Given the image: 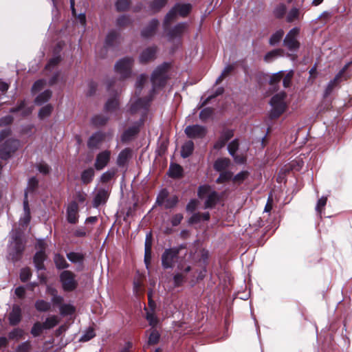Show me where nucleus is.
Segmentation results:
<instances>
[{"mask_svg":"<svg viewBox=\"0 0 352 352\" xmlns=\"http://www.w3.org/2000/svg\"><path fill=\"white\" fill-rule=\"evenodd\" d=\"M280 54H281L280 50H274L269 52L268 53L266 54V55L264 57V60L266 62H272L276 58L280 56Z\"/></svg>","mask_w":352,"mask_h":352,"instance_id":"obj_53","label":"nucleus"},{"mask_svg":"<svg viewBox=\"0 0 352 352\" xmlns=\"http://www.w3.org/2000/svg\"><path fill=\"white\" fill-rule=\"evenodd\" d=\"M9 322L11 325L18 324L21 320V309L17 305H14L8 316Z\"/></svg>","mask_w":352,"mask_h":352,"instance_id":"obj_21","label":"nucleus"},{"mask_svg":"<svg viewBox=\"0 0 352 352\" xmlns=\"http://www.w3.org/2000/svg\"><path fill=\"white\" fill-rule=\"evenodd\" d=\"M43 329H45L43 324L36 322L34 324L31 329V333L34 337H38L42 333Z\"/></svg>","mask_w":352,"mask_h":352,"instance_id":"obj_45","label":"nucleus"},{"mask_svg":"<svg viewBox=\"0 0 352 352\" xmlns=\"http://www.w3.org/2000/svg\"><path fill=\"white\" fill-rule=\"evenodd\" d=\"M67 258L70 262L77 265V270L80 271L83 269L85 256L82 253L70 252L67 254Z\"/></svg>","mask_w":352,"mask_h":352,"instance_id":"obj_14","label":"nucleus"},{"mask_svg":"<svg viewBox=\"0 0 352 352\" xmlns=\"http://www.w3.org/2000/svg\"><path fill=\"white\" fill-rule=\"evenodd\" d=\"M300 10L296 8H294L290 10L287 16V21L292 22L295 20H298L300 18Z\"/></svg>","mask_w":352,"mask_h":352,"instance_id":"obj_49","label":"nucleus"},{"mask_svg":"<svg viewBox=\"0 0 352 352\" xmlns=\"http://www.w3.org/2000/svg\"><path fill=\"white\" fill-rule=\"evenodd\" d=\"M146 319L153 328L157 326L159 322L158 318L154 314L153 311H147L146 315Z\"/></svg>","mask_w":352,"mask_h":352,"instance_id":"obj_54","label":"nucleus"},{"mask_svg":"<svg viewBox=\"0 0 352 352\" xmlns=\"http://www.w3.org/2000/svg\"><path fill=\"white\" fill-rule=\"evenodd\" d=\"M103 138L104 135L102 133L96 132L94 133L88 140V147L91 149L97 148L102 142Z\"/></svg>","mask_w":352,"mask_h":352,"instance_id":"obj_25","label":"nucleus"},{"mask_svg":"<svg viewBox=\"0 0 352 352\" xmlns=\"http://www.w3.org/2000/svg\"><path fill=\"white\" fill-rule=\"evenodd\" d=\"M157 48L155 47H148L142 52L139 56V60L141 63H146L153 60L155 58Z\"/></svg>","mask_w":352,"mask_h":352,"instance_id":"obj_18","label":"nucleus"},{"mask_svg":"<svg viewBox=\"0 0 352 352\" xmlns=\"http://www.w3.org/2000/svg\"><path fill=\"white\" fill-rule=\"evenodd\" d=\"M300 28L295 27L289 30L283 40V45L291 52H296L300 47V43L297 38Z\"/></svg>","mask_w":352,"mask_h":352,"instance_id":"obj_9","label":"nucleus"},{"mask_svg":"<svg viewBox=\"0 0 352 352\" xmlns=\"http://www.w3.org/2000/svg\"><path fill=\"white\" fill-rule=\"evenodd\" d=\"M38 186V180L36 177H32L29 179L28 182V186L25 191L24 197L28 194H34L37 190Z\"/></svg>","mask_w":352,"mask_h":352,"instance_id":"obj_29","label":"nucleus"},{"mask_svg":"<svg viewBox=\"0 0 352 352\" xmlns=\"http://www.w3.org/2000/svg\"><path fill=\"white\" fill-rule=\"evenodd\" d=\"M168 171L169 175L171 177L179 178L182 176L183 168L181 166L178 164H172L170 166Z\"/></svg>","mask_w":352,"mask_h":352,"instance_id":"obj_35","label":"nucleus"},{"mask_svg":"<svg viewBox=\"0 0 352 352\" xmlns=\"http://www.w3.org/2000/svg\"><path fill=\"white\" fill-rule=\"evenodd\" d=\"M115 6L118 12L125 11L129 8L130 1L129 0H117Z\"/></svg>","mask_w":352,"mask_h":352,"instance_id":"obj_50","label":"nucleus"},{"mask_svg":"<svg viewBox=\"0 0 352 352\" xmlns=\"http://www.w3.org/2000/svg\"><path fill=\"white\" fill-rule=\"evenodd\" d=\"M94 176V170L92 168L85 170L81 174V180L84 184L90 183Z\"/></svg>","mask_w":352,"mask_h":352,"instance_id":"obj_38","label":"nucleus"},{"mask_svg":"<svg viewBox=\"0 0 352 352\" xmlns=\"http://www.w3.org/2000/svg\"><path fill=\"white\" fill-rule=\"evenodd\" d=\"M60 281L62 284L63 289L66 292L73 291L78 286L76 275L69 270H64L60 273Z\"/></svg>","mask_w":352,"mask_h":352,"instance_id":"obj_8","label":"nucleus"},{"mask_svg":"<svg viewBox=\"0 0 352 352\" xmlns=\"http://www.w3.org/2000/svg\"><path fill=\"white\" fill-rule=\"evenodd\" d=\"M187 27V23H179L177 24L173 29L169 31L168 34L169 38L170 40L179 38L186 30Z\"/></svg>","mask_w":352,"mask_h":352,"instance_id":"obj_17","label":"nucleus"},{"mask_svg":"<svg viewBox=\"0 0 352 352\" xmlns=\"http://www.w3.org/2000/svg\"><path fill=\"white\" fill-rule=\"evenodd\" d=\"M116 170L115 169H109L104 173L100 177V181L102 183L109 182L116 175Z\"/></svg>","mask_w":352,"mask_h":352,"instance_id":"obj_51","label":"nucleus"},{"mask_svg":"<svg viewBox=\"0 0 352 352\" xmlns=\"http://www.w3.org/2000/svg\"><path fill=\"white\" fill-rule=\"evenodd\" d=\"M52 96V91L50 89H46L41 93L35 98L34 102L36 105H42L47 102Z\"/></svg>","mask_w":352,"mask_h":352,"instance_id":"obj_32","label":"nucleus"},{"mask_svg":"<svg viewBox=\"0 0 352 352\" xmlns=\"http://www.w3.org/2000/svg\"><path fill=\"white\" fill-rule=\"evenodd\" d=\"M160 338V334L158 331L155 329H152L148 336L147 345H154L157 344Z\"/></svg>","mask_w":352,"mask_h":352,"instance_id":"obj_39","label":"nucleus"},{"mask_svg":"<svg viewBox=\"0 0 352 352\" xmlns=\"http://www.w3.org/2000/svg\"><path fill=\"white\" fill-rule=\"evenodd\" d=\"M131 155V151L130 148H125L122 150L118 156L117 164L119 166H124L130 158Z\"/></svg>","mask_w":352,"mask_h":352,"instance_id":"obj_28","label":"nucleus"},{"mask_svg":"<svg viewBox=\"0 0 352 352\" xmlns=\"http://www.w3.org/2000/svg\"><path fill=\"white\" fill-rule=\"evenodd\" d=\"M23 333L24 332L22 329L16 328L9 333L8 337L11 340H19L23 337Z\"/></svg>","mask_w":352,"mask_h":352,"instance_id":"obj_58","label":"nucleus"},{"mask_svg":"<svg viewBox=\"0 0 352 352\" xmlns=\"http://www.w3.org/2000/svg\"><path fill=\"white\" fill-rule=\"evenodd\" d=\"M59 309L60 314L63 316L72 315L75 311V308L70 304H63Z\"/></svg>","mask_w":352,"mask_h":352,"instance_id":"obj_44","label":"nucleus"},{"mask_svg":"<svg viewBox=\"0 0 352 352\" xmlns=\"http://www.w3.org/2000/svg\"><path fill=\"white\" fill-rule=\"evenodd\" d=\"M140 125V124H138L127 129L122 135V140L123 142L131 140L139 132Z\"/></svg>","mask_w":352,"mask_h":352,"instance_id":"obj_26","label":"nucleus"},{"mask_svg":"<svg viewBox=\"0 0 352 352\" xmlns=\"http://www.w3.org/2000/svg\"><path fill=\"white\" fill-rule=\"evenodd\" d=\"M134 63L133 57H124L118 60L115 65V72L120 76L122 80L129 78L132 74V68Z\"/></svg>","mask_w":352,"mask_h":352,"instance_id":"obj_5","label":"nucleus"},{"mask_svg":"<svg viewBox=\"0 0 352 352\" xmlns=\"http://www.w3.org/2000/svg\"><path fill=\"white\" fill-rule=\"evenodd\" d=\"M120 34L116 30L110 31L105 39L104 47L109 48L115 46L119 41Z\"/></svg>","mask_w":352,"mask_h":352,"instance_id":"obj_24","label":"nucleus"},{"mask_svg":"<svg viewBox=\"0 0 352 352\" xmlns=\"http://www.w3.org/2000/svg\"><path fill=\"white\" fill-rule=\"evenodd\" d=\"M248 175L249 173L248 171H241L234 177L233 181L235 183L241 184L248 177Z\"/></svg>","mask_w":352,"mask_h":352,"instance_id":"obj_60","label":"nucleus"},{"mask_svg":"<svg viewBox=\"0 0 352 352\" xmlns=\"http://www.w3.org/2000/svg\"><path fill=\"white\" fill-rule=\"evenodd\" d=\"M109 195V190L105 188H100L94 199L93 206L95 208L98 207L101 204H105Z\"/></svg>","mask_w":352,"mask_h":352,"instance_id":"obj_20","label":"nucleus"},{"mask_svg":"<svg viewBox=\"0 0 352 352\" xmlns=\"http://www.w3.org/2000/svg\"><path fill=\"white\" fill-rule=\"evenodd\" d=\"M35 307L39 311H47L51 307V304L43 300H38L35 302Z\"/></svg>","mask_w":352,"mask_h":352,"instance_id":"obj_41","label":"nucleus"},{"mask_svg":"<svg viewBox=\"0 0 352 352\" xmlns=\"http://www.w3.org/2000/svg\"><path fill=\"white\" fill-rule=\"evenodd\" d=\"M179 250L177 248H173L165 250L162 255V265L164 269L173 268L177 266L180 271L184 270L186 273L190 270V267L187 266L184 268L182 259L179 257Z\"/></svg>","mask_w":352,"mask_h":352,"instance_id":"obj_1","label":"nucleus"},{"mask_svg":"<svg viewBox=\"0 0 352 352\" xmlns=\"http://www.w3.org/2000/svg\"><path fill=\"white\" fill-rule=\"evenodd\" d=\"M50 294L52 296V302L60 307L63 305V298L57 295L56 291L55 289H51Z\"/></svg>","mask_w":352,"mask_h":352,"instance_id":"obj_55","label":"nucleus"},{"mask_svg":"<svg viewBox=\"0 0 352 352\" xmlns=\"http://www.w3.org/2000/svg\"><path fill=\"white\" fill-rule=\"evenodd\" d=\"M284 36V31L282 29L277 30L270 37L269 43L270 45L274 46L278 44Z\"/></svg>","mask_w":352,"mask_h":352,"instance_id":"obj_37","label":"nucleus"},{"mask_svg":"<svg viewBox=\"0 0 352 352\" xmlns=\"http://www.w3.org/2000/svg\"><path fill=\"white\" fill-rule=\"evenodd\" d=\"M194 151V143L189 140L184 143L182 147L181 155L184 158H186L192 155Z\"/></svg>","mask_w":352,"mask_h":352,"instance_id":"obj_31","label":"nucleus"},{"mask_svg":"<svg viewBox=\"0 0 352 352\" xmlns=\"http://www.w3.org/2000/svg\"><path fill=\"white\" fill-rule=\"evenodd\" d=\"M198 196L200 199H205V208H212L219 201V195L217 192L212 190L209 186H201L198 189Z\"/></svg>","mask_w":352,"mask_h":352,"instance_id":"obj_4","label":"nucleus"},{"mask_svg":"<svg viewBox=\"0 0 352 352\" xmlns=\"http://www.w3.org/2000/svg\"><path fill=\"white\" fill-rule=\"evenodd\" d=\"M169 64L164 63L159 65L153 71L151 75V82L153 84V89L155 91L157 89L164 87L168 79V69L169 68Z\"/></svg>","mask_w":352,"mask_h":352,"instance_id":"obj_3","label":"nucleus"},{"mask_svg":"<svg viewBox=\"0 0 352 352\" xmlns=\"http://www.w3.org/2000/svg\"><path fill=\"white\" fill-rule=\"evenodd\" d=\"M45 259V252L42 250L38 251L36 253L34 257V263L36 268L38 270L44 269L43 261Z\"/></svg>","mask_w":352,"mask_h":352,"instance_id":"obj_30","label":"nucleus"},{"mask_svg":"<svg viewBox=\"0 0 352 352\" xmlns=\"http://www.w3.org/2000/svg\"><path fill=\"white\" fill-rule=\"evenodd\" d=\"M54 261L56 267L58 270L67 269L69 267V263L67 262L64 256L59 254L54 255Z\"/></svg>","mask_w":352,"mask_h":352,"instance_id":"obj_33","label":"nucleus"},{"mask_svg":"<svg viewBox=\"0 0 352 352\" xmlns=\"http://www.w3.org/2000/svg\"><path fill=\"white\" fill-rule=\"evenodd\" d=\"M35 168L39 173L44 176L49 175L52 170L51 166L44 162H40L36 163L35 165Z\"/></svg>","mask_w":352,"mask_h":352,"instance_id":"obj_36","label":"nucleus"},{"mask_svg":"<svg viewBox=\"0 0 352 352\" xmlns=\"http://www.w3.org/2000/svg\"><path fill=\"white\" fill-rule=\"evenodd\" d=\"M349 65H346L331 80L327 85L324 91V96H328L333 91V88L338 84L341 80V78L344 73L345 70L348 67Z\"/></svg>","mask_w":352,"mask_h":352,"instance_id":"obj_22","label":"nucleus"},{"mask_svg":"<svg viewBox=\"0 0 352 352\" xmlns=\"http://www.w3.org/2000/svg\"><path fill=\"white\" fill-rule=\"evenodd\" d=\"M32 107H28L25 100L21 101L16 107L10 109V113H19L23 117L30 115L32 113Z\"/></svg>","mask_w":352,"mask_h":352,"instance_id":"obj_23","label":"nucleus"},{"mask_svg":"<svg viewBox=\"0 0 352 352\" xmlns=\"http://www.w3.org/2000/svg\"><path fill=\"white\" fill-rule=\"evenodd\" d=\"M178 202V198L176 196H173L170 198L167 197L166 199L165 203L163 206H164V208H172L176 206V204Z\"/></svg>","mask_w":352,"mask_h":352,"instance_id":"obj_61","label":"nucleus"},{"mask_svg":"<svg viewBox=\"0 0 352 352\" xmlns=\"http://www.w3.org/2000/svg\"><path fill=\"white\" fill-rule=\"evenodd\" d=\"M191 10V5L189 3L176 4L166 15L164 26V29H167L170 25V23L173 21L176 17L177 14L182 16H186Z\"/></svg>","mask_w":352,"mask_h":352,"instance_id":"obj_6","label":"nucleus"},{"mask_svg":"<svg viewBox=\"0 0 352 352\" xmlns=\"http://www.w3.org/2000/svg\"><path fill=\"white\" fill-rule=\"evenodd\" d=\"M23 249L24 241L21 232L16 230H12L10 233L8 258L14 262L19 260Z\"/></svg>","mask_w":352,"mask_h":352,"instance_id":"obj_2","label":"nucleus"},{"mask_svg":"<svg viewBox=\"0 0 352 352\" xmlns=\"http://www.w3.org/2000/svg\"><path fill=\"white\" fill-rule=\"evenodd\" d=\"M52 111V106L51 104H47L44 107H43L39 112H38V117L41 119H43L46 117H48Z\"/></svg>","mask_w":352,"mask_h":352,"instance_id":"obj_52","label":"nucleus"},{"mask_svg":"<svg viewBox=\"0 0 352 352\" xmlns=\"http://www.w3.org/2000/svg\"><path fill=\"white\" fill-rule=\"evenodd\" d=\"M159 25V21L156 19H152L148 24L141 31L142 38H147L153 36Z\"/></svg>","mask_w":352,"mask_h":352,"instance_id":"obj_15","label":"nucleus"},{"mask_svg":"<svg viewBox=\"0 0 352 352\" xmlns=\"http://www.w3.org/2000/svg\"><path fill=\"white\" fill-rule=\"evenodd\" d=\"M60 56H55L52 58L45 66V70L52 71L60 63Z\"/></svg>","mask_w":352,"mask_h":352,"instance_id":"obj_62","label":"nucleus"},{"mask_svg":"<svg viewBox=\"0 0 352 352\" xmlns=\"http://www.w3.org/2000/svg\"><path fill=\"white\" fill-rule=\"evenodd\" d=\"M230 161L228 158L217 159L214 164V168L219 172L223 171L230 165Z\"/></svg>","mask_w":352,"mask_h":352,"instance_id":"obj_34","label":"nucleus"},{"mask_svg":"<svg viewBox=\"0 0 352 352\" xmlns=\"http://www.w3.org/2000/svg\"><path fill=\"white\" fill-rule=\"evenodd\" d=\"M232 173L230 171H221L219 177L217 179V182L220 184L231 179Z\"/></svg>","mask_w":352,"mask_h":352,"instance_id":"obj_57","label":"nucleus"},{"mask_svg":"<svg viewBox=\"0 0 352 352\" xmlns=\"http://www.w3.org/2000/svg\"><path fill=\"white\" fill-rule=\"evenodd\" d=\"M118 107V101L116 98H109L105 104V110L107 111H113Z\"/></svg>","mask_w":352,"mask_h":352,"instance_id":"obj_47","label":"nucleus"},{"mask_svg":"<svg viewBox=\"0 0 352 352\" xmlns=\"http://www.w3.org/2000/svg\"><path fill=\"white\" fill-rule=\"evenodd\" d=\"M58 323V317L56 316H52L49 318H47L43 324L45 329H49L55 327Z\"/></svg>","mask_w":352,"mask_h":352,"instance_id":"obj_43","label":"nucleus"},{"mask_svg":"<svg viewBox=\"0 0 352 352\" xmlns=\"http://www.w3.org/2000/svg\"><path fill=\"white\" fill-rule=\"evenodd\" d=\"M234 135L233 131L230 129L223 130L219 138L214 145L215 149H220L223 148L227 142L230 140Z\"/></svg>","mask_w":352,"mask_h":352,"instance_id":"obj_19","label":"nucleus"},{"mask_svg":"<svg viewBox=\"0 0 352 352\" xmlns=\"http://www.w3.org/2000/svg\"><path fill=\"white\" fill-rule=\"evenodd\" d=\"M23 217L21 218L20 223L23 226H27L30 221V210L29 207L28 200L27 199V195L24 197L23 200Z\"/></svg>","mask_w":352,"mask_h":352,"instance_id":"obj_27","label":"nucleus"},{"mask_svg":"<svg viewBox=\"0 0 352 352\" xmlns=\"http://www.w3.org/2000/svg\"><path fill=\"white\" fill-rule=\"evenodd\" d=\"M131 19L129 16L122 15L116 20V25L118 27H126L131 23Z\"/></svg>","mask_w":352,"mask_h":352,"instance_id":"obj_48","label":"nucleus"},{"mask_svg":"<svg viewBox=\"0 0 352 352\" xmlns=\"http://www.w3.org/2000/svg\"><path fill=\"white\" fill-rule=\"evenodd\" d=\"M108 118L104 115H96L91 119L94 125L100 126L104 125L108 121Z\"/></svg>","mask_w":352,"mask_h":352,"instance_id":"obj_40","label":"nucleus"},{"mask_svg":"<svg viewBox=\"0 0 352 352\" xmlns=\"http://www.w3.org/2000/svg\"><path fill=\"white\" fill-rule=\"evenodd\" d=\"M20 145L19 140L9 138L0 145V157L7 160L14 153Z\"/></svg>","mask_w":352,"mask_h":352,"instance_id":"obj_10","label":"nucleus"},{"mask_svg":"<svg viewBox=\"0 0 352 352\" xmlns=\"http://www.w3.org/2000/svg\"><path fill=\"white\" fill-rule=\"evenodd\" d=\"M111 158V152L108 150L100 152L96 158L94 167L96 170H102L109 163Z\"/></svg>","mask_w":352,"mask_h":352,"instance_id":"obj_12","label":"nucleus"},{"mask_svg":"<svg viewBox=\"0 0 352 352\" xmlns=\"http://www.w3.org/2000/svg\"><path fill=\"white\" fill-rule=\"evenodd\" d=\"M185 133L190 138H203L206 134V128L198 124L189 125L185 129Z\"/></svg>","mask_w":352,"mask_h":352,"instance_id":"obj_11","label":"nucleus"},{"mask_svg":"<svg viewBox=\"0 0 352 352\" xmlns=\"http://www.w3.org/2000/svg\"><path fill=\"white\" fill-rule=\"evenodd\" d=\"M213 113V110L211 108H205L202 109L199 113V118L202 121H205L208 119Z\"/></svg>","mask_w":352,"mask_h":352,"instance_id":"obj_64","label":"nucleus"},{"mask_svg":"<svg viewBox=\"0 0 352 352\" xmlns=\"http://www.w3.org/2000/svg\"><path fill=\"white\" fill-rule=\"evenodd\" d=\"M168 196V191L165 189L162 190L157 197L156 204L159 206L164 205Z\"/></svg>","mask_w":352,"mask_h":352,"instance_id":"obj_59","label":"nucleus"},{"mask_svg":"<svg viewBox=\"0 0 352 352\" xmlns=\"http://www.w3.org/2000/svg\"><path fill=\"white\" fill-rule=\"evenodd\" d=\"M78 206L76 202H72L67 207V219L69 223H76L78 219Z\"/></svg>","mask_w":352,"mask_h":352,"instance_id":"obj_16","label":"nucleus"},{"mask_svg":"<svg viewBox=\"0 0 352 352\" xmlns=\"http://www.w3.org/2000/svg\"><path fill=\"white\" fill-rule=\"evenodd\" d=\"M166 3V0H155L150 6V10L153 12H157Z\"/></svg>","mask_w":352,"mask_h":352,"instance_id":"obj_46","label":"nucleus"},{"mask_svg":"<svg viewBox=\"0 0 352 352\" xmlns=\"http://www.w3.org/2000/svg\"><path fill=\"white\" fill-rule=\"evenodd\" d=\"M285 98L286 94L285 92L278 93L272 98L270 100L272 106L271 118H278L285 111L286 109Z\"/></svg>","mask_w":352,"mask_h":352,"instance_id":"obj_7","label":"nucleus"},{"mask_svg":"<svg viewBox=\"0 0 352 352\" xmlns=\"http://www.w3.org/2000/svg\"><path fill=\"white\" fill-rule=\"evenodd\" d=\"M32 346L30 341H25L18 346L16 352H30Z\"/></svg>","mask_w":352,"mask_h":352,"instance_id":"obj_63","label":"nucleus"},{"mask_svg":"<svg viewBox=\"0 0 352 352\" xmlns=\"http://www.w3.org/2000/svg\"><path fill=\"white\" fill-rule=\"evenodd\" d=\"M47 85V81L44 79H41L37 81H36L32 87V91L33 93H36L39 91H41L45 85Z\"/></svg>","mask_w":352,"mask_h":352,"instance_id":"obj_56","label":"nucleus"},{"mask_svg":"<svg viewBox=\"0 0 352 352\" xmlns=\"http://www.w3.org/2000/svg\"><path fill=\"white\" fill-rule=\"evenodd\" d=\"M147 80L146 75L141 74L137 79L135 82V94L139 96L140 94L143 85Z\"/></svg>","mask_w":352,"mask_h":352,"instance_id":"obj_42","label":"nucleus"},{"mask_svg":"<svg viewBox=\"0 0 352 352\" xmlns=\"http://www.w3.org/2000/svg\"><path fill=\"white\" fill-rule=\"evenodd\" d=\"M150 101L151 99L148 98H138L135 102L131 104L130 111L132 113H135L140 110H143V112L145 113L147 110Z\"/></svg>","mask_w":352,"mask_h":352,"instance_id":"obj_13","label":"nucleus"}]
</instances>
